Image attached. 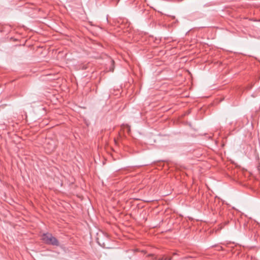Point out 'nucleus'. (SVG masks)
<instances>
[{
  "label": "nucleus",
  "mask_w": 260,
  "mask_h": 260,
  "mask_svg": "<svg viewBox=\"0 0 260 260\" xmlns=\"http://www.w3.org/2000/svg\"><path fill=\"white\" fill-rule=\"evenodd\" d=\"M42 239L45 244L48 245L58 246L59 244L58 240L50 233L43 234Z\"/></svg>",
  "instance_id": "f257e3e1"
},
{
  "label": "nucleus",
  "mask_w": 260,
  "mask_h": 260,
  "mask_svg": "<svg viewBox=\"0 0 260 260\" xmlns=\"http://www.w3.org/2000/svg\"><path fill=\"white\" fill-rule=\"evenodd\" d=\"M46 150L48 153H51L55 150L56 145L52 140H49L45 147Z\"/></svg>",
  "instance_id": "f03ea898"
},
{
  "label": "nucleus",
  "mask_w": 260,
  "mask_h": 260,
  "mask_svg": "<svg viewBox=\"0 0 260 260\" xmlns=\"http://www.w3.org/2000/svg\"><path fill=\"white\" fill-rule=\"evenodd\" d=\"M126 128H127V133H129L130 131H131V127L129 125H126Z\"/></svg>",
  "instance_id": "7ed1b4c3"
},
{
  "label": "nucleus",
  "mask_w": 260,
  "mask_h": 260,
  "mask_svg": "<svg viewBox=\"0 0 260 260\" xmlns=\"http://www.w3.org/2000/svg\"><path fill=\"white\" fill-rule=\"evenodd\" d=\"M165 260H171V258H165Z\"/></svg>",
  "instance_id": "20e7f679"
},
{
  "label": "nucleus",
  "mask_w": 260,
  "mask_h": 260,
  "mask_svg": "<svg viewBox=\"0 0 260 260\" xmlns=\"http://www.w3.org/2000/svg\"><path fill=\"white\" fill-rule=\"evenodd\" d=\"M111 62H112V63L113 64V63H114V61H113V60H112V61H111Z\"/></svg>",
  "instance_id": "39448f33"
},
{
  "label": "nucleus",
  "mask_w": 260,
  "mask_h": 260,
  "mask_svg": "<svg viewBox=\"0 0 260 260\" xmlns=\"http://www.w3.org/2000/svg\"><path fill=\"white\" fill-rule=\"evenodd\" d=\"M113 70H114L113 69H112V70H110V71H112V72L113 71Z\"/></svg>",
  "instance_id": "423d86ee"
}]
</instances>
